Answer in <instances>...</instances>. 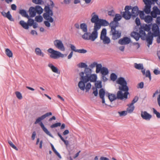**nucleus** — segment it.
Wrapping results in <instances>:
<instances>
[{
    "instance_id": "40",
    "label": "nucleus",
    "mask_w": 160,
    "mask_h": 160,
    "mask_svg": "<svg viewBox=\"0 0 160 160\" xmlns=\"http://www.w3.org/2000/svg\"><path fill=\"white\" fill-rule=\"evenodd\" d=\"M134 67L136 69L138 70H142L143 69V65L142 64L135 63Z\"/></svg>"
},
{
    "instance_id": "53",
    "label": "nucleus",
    "mask_w": 160,
    "mask_h": 160,
    "mask_svg": "<svg viewBox=\"0 0 160 160\" xmlns=\"http://www.w3.org/2000/svg\"><path fill=\"white\" fill-rule=\"evenodd\" d=\"M139 16L140 18L143 20L145 17V14L144 13L143 11H139Z\"/></svg>"
},
{
    "instance_id": "45",
    "label": "nucleus",
    "mask_w": 160,
    "mask_h": 160,
    "mask_svg": "<svg viewBox=\"0 0 160 160\" xmlns=\"http://www.w3.org/2000/svg\"><path fill=\"white\" fill-rule=\"evenodd\" d=\"M32 2L37 4L42 5L44 3V2L42 0H32Z\"/></svg>"
},
{
    "instance_id": "36",
    "label": "nucleus",
    "mask_w": 160,
    "mask_h": 160,
    "mask_svg": "<svg viewBox=\"0 0 160 160\" xmlns=\"http://www.w3.org/2000/svg\"><path fill=\"white\" fill-rule=\"evenodd\" d=\"M151 5H145L143 11L147 14H149L151 12Z\"/></svg>"
},
{
    "instance_id": "46",
    "label": "nucleus",
    "mask_w": 160,
    "mask_h": 160,
    "mask_svg": "<svg viewBox=\"0 0 160 160\" xmlns=\"http://www.w3.org/2000/svg\"><path fill=\"white\" fill-rule=\"evenodd\" d=\"M78 67L80 68H86L88 67L87 65L84 62H81L77 65Z\"/></svg>"
},
{
    "instance_id": "5",
    "label": "nucleus",
    "mask_w": 160,
    "mask_h": 160,
    "mask_svg": "<svg viewBox=\"0 0 160 160\" xmlns=\"http://www.w3.org/2000/svg\"><path fill=\"white\" fill-rule=\"evenodd\" d=\"M131 8H132V6H126L124 8L125 11L121 12L122 17L126 20L129 19L132 17L130 12L129 11V10H131Z\"/></svg>"
},
{
    "instance_id": "24",
    "label": "nucleus",
    "mask_w": 160,
    "mask_h": 160,
    "mask_svg": "<svg viewBox=\"0 0 160 160\" xmlns=\"http://www.w3.org/2000/svg\"><path fill=\"white\" fill-rule=\"evenodd\" d=\"M48 66L50 68L52 71L57 74H59L60 72L59 71L58 69L54 66L52 63H49L48 65Z\"/></svg>"
},
{
    "instance_id": "4",
    "label": "nucleus",
    "mask_w": 160,
    "mask_h": 160,
    "mask_svg": "<svg viewBox=\"0 0 160 160\" xmlns=\"http://www.w3.org/2000/svg\"><path fill=\"white\" fill-rule=\"evenodd\" d=\"M111 28L110 32L112 33V39L113 40H115L119 38L121 35L122 31L121 30H117L116 28L117 27L110 26Z\"/></svg>"
},
{
    "instance_id": "29",
    "label": "nucleus",
    "mask_w": 160,
    "mask_h": 160,
    "mask_svg": "<svg viewBox=\"0 0 160 160\" xmlns=\"http://www.w3.org/2000/svg\"><path fill=\"white\" fill-rule=\"evenodd\" d=\"M19 24L26 29H28L29 28L28 24V22L26 23L23 20H21L19 22Z\"/></svg>"
},
{
    "instance_id": "42",
    "label": "nucleus",
    "mask_w": 160,
    "mask_h": 160,
    "mask_svg": "<svg viewBox=\"0 0 160 160\" xmlns=\"http://www.w3.org/2000/svg\"><path fill=\"white\" fill-rule=\"evenodd\" d=\"M5 53L8 56L9 58L12 57V51L8 48H7L5 50Z\"/></svg>"
},
{
    "instance_id": "14",
    "label": "nucleus",
    "mask_w": 160,
    "mask_h": 160,
    "mask_svg": "<svg viewBox=\"0 0 160 160\" xmlns=\"http://www.w3.org/2000/svg\"><path fill=\"white\" fill-rule=\"evenodd\" d=\"M97 24L96 26V28L99 30L101 26H107L109 24V23L105 20L100 19L98 23Z\"/></svg>"
},
{
    "instance_id": "48",
    "label": "nucleus",
    "mask_w": 160,
    "mask_h": 160,
    "mask_svg": "<svg viewBox=\"0 0 160 160\" xmlns=\"http://www.w3.org/2000/svg\"><path fill=\"white\" fill-rule=\"evenodd\" d=\"M117 78V76L114 73H112L110 75L111 79L114 81H115Z\"/></svg>"
},
{
    "instance_id": "49",
    "label": "nucleus",
    "mask_w": 160,
    "mask_h": 160,
    "mask_svg": "<svg viewBox=\"0 0 160 160\" xmlns=\"http://www.w3.org/2000/svg\"><path fill=\"white\" fill-rule=\"evenodd\" d=\"M153 113L155 114L158 118H160V113L158 112L154 108H152Z\"/></svg>"
},
{
    "instance_id": "1",
    "label": "nucleus",
    "mask_w": 160,
    "mask_h": 160,
    "mask_svg": "<svg viewBox=\"0 0 160 160\" xmlns=\"http://www.w3.org/2000/svg\"><path fill=\"white\" fill-rule=\"evenodd\" d=\"M117 82L120 85L118 88L120 90L117 93V98L120 100H123L124 98L127 99L129 93L128 92L129 88L127 86V82L124 78L120 77L118 79Z\"/></svg>"
},
{
    "instance_id": "64",
    "label": "nucleus",
    "mask_w": 160,
    "mask_h": 160,
    "mask_svg": "<svg viewBox=\"0 0 160 160\" xmlns=\"http://www.w3.org/2000/svg\"><path fill=\"white\" fill-rule=\"evenodd\" d=\"M50 22L48 21H45L44 22V24L47 27H50L51 26V24L50 23Z\"/></svg>"
},
{
    "instance_id": "32",
    "label": "nucleus",
    "mask_w": 160,
    "mask_h": 160,
    "mask_svg": "<svg viewBox=\"0 0 160 160\" xmlns=\"http://www.w3.org/2000/svg\"><path fill=\"white\" fill-rule=\"evenodd\" d=\"M128 107L127 109V112L128 113H132L133 112L135 108L134 106L133 105H132L131 103L129 104H128Z\"/></svg>"
},
{
    "instance_id": "28",
    "label": "nucleus",
    "mask_w": 160,
    "mask_h": 160,
    "mask_svg": "<svg viewBox=\"0 0 160 160\" xmlns=\"http://www.w3.org/2000/svg\"><path fill=\"white\" fill-rule=\"evenodd\" d=\"M85 84L86 83L82 81L79 82L78 83V86L81 90L82 91L84 90L85 88Z\"/></svg>"
},
{
    "instance_id": "25",
    "label": "nucleus",
    "mask_w": 160,
    "mask_h": 160,
    "mask_svg": "<svg viewBox=\"0 0 160 160\" xmlns=\"http://www.w3.org/2000/svg\"><path fill=\"white\" fill-rule=\"evenodd\" d=\"M131 36L137 41H138L141 37V36L139 33L135 32H132L131 34Z\"/></svg>"
},
{
    "instance_id": "21",
    "label": "nucleus",
    "mask_w": 160,
    "mask_h": 160,
    "mask_svg": "<svg viewBox=\"0 0 160 160\" xmlns=\"http://www.w3.org/2000/svg\"><path fill=\"white\" fill-rule=\"evenodd\" d=\"M84 72H82L79 74L81 77V81H83L84 82L86 83L90 81L89 76L86 75V76H84Z\"/></svg>"
},
{
    "instance_id": "7",
    "label": "nucleus",
    "mask_w": 160,
    "mask_h": 160,
    "mask_svg": "<svg viewBox=\"0 0 160 160\" xmlns=\"http://www.w3.org/2000/svg\"><path fill=\"white\" fill-rule=\"evenodd\" d=\"M107 30L105 28L102 29L101 33L100 39L103 40L104 44H108L110 43V40L109 38L106 36Z\"/></svg>"
},
{
    "instance_id": "13",
    "label": "nucleus",
    "mask_w": 160,
    "mask_h": 160,
    "mask_svg": "<svg viewBox=\"0 0 160 160\" xmlns=\"http://www.w3.org/2000/svg\"><path fill=\"white\" fill-rule=\"evenodd\" d=\"M151 15L153 18H156L158 15H160V10L157 7L154 6L151 12Z\"/></svg>"
},
{
    "instance_id": "37",
    "label": "nucleus",
    "mask_w": 160,
    "mask_h": 160,
    "mask_svg": "<svg viewBox=\"0 0 160 160\" xmlns=\"http://www.w3.org/2000/svg\"><path fill=\"white\" fill-rule=\"evenodd\" d=\"M80 28L83 32L88 31L87 26L85 23H82L80 25Z\"/></svg>"
},
{
    "instance_id": "19",
    "label": "nucleus",
    "mask_w": 160,
    "mask_h": 160,
    "mask_svg": "<svg viewBox=\"0 0 160 160\" xmlns=\"http://www.w3.org/2000/svg\"><path fill=\"white\" fill-rule=\"evenodd\" d=\"M39 124L42 129L47 135L52 138H54L53 136L51 133L50 132L48 131L47 129L45 128L44 125L43 124L42 122H41Z\"/></svg>"
},
{
    "instance_id": "51",
    "label": "nucleus",
    "mask_w": 160,
    "mask_h": 160,
    "mask_svg": "<svg viewBox=\"0 0 160 160\" xmlns=\"http://www.w3.org/2000/svg\"><path fill=\"white\" fill-rule=\"evenodd\" d=\"M99 64H98V63L96 62H94L92 63L89 66V67L90 68H93L95 67H96V69H97V67L98 65Z\"/></svg>"
},
{
    "instance_id": "50",
    "label": "nucleus",
    "mask_w": 160,
    "mask_h": 160,
    "mask_svg": "<svg viewBox=\"0 0 160 160\" xmlns=\"http://www.w3.org/2000/svg\"><path fill=\"white\" fill-rule=\"evenodd\" d=\"M15 94L17 97L19 99H21L22 98V97L21 93L18 91H16L15 92Z\"/></svg>"
},
{
    "instance_id": "22",
    "label": "nucleus",
    "mask_w": 160,
    "mask_h": 160,
    "mask_svg": "<svg viewBox=\"0 0 160 160\" xmlns=\"http://www.w3.org/2000/svg\"><path fill=\"white\" fill-rule=\"evenodd\" d=\"M105 94V91L103 88H101L99 91V95L100 98L102 99V103H105V101L104 98Z\"/></svg>"
},
{
    "instance_id": "2",
    "label": "nucleus",
    "mask_w": 160,
    "mask_h": 160,
    "mask_svg": "<svg viewBox=\"0 0 160 160\" xmlns=\"http://www.w3.org/2000/svg\"><path fill=\"white\" fill-rule=\"evenodd\" d=\"M44 9L45 13H43V15L44 18L50 22H52L54 20L52 17V16L53 15L52 10L50 9L49 6H46Z\"/></svg>"
},
{
    "instance_id": "60",
    "label": "nucleus",
    "mask_w": 160,
    "mask_h": 160,
    "mask_svg": "<svg viewBox=\"0 0 160 160\" xmlns=\"http://www.w3.org/2000/svg\"><path fill=\"white\" fill-rule=\"evenodd\" d=\"M91 87V85L90 83H88L85 87V88L86 89V92H88L89 91V90L90 89Z\"/></svg>"
},
{
    "instance_id": "56",
    "label": "nucleus",
    "mask_w": 160,
    "mask_h": 160,
    "mask_svg": "<svg viewBox=\"0 0 160 160\" xmlns=\"http://www.w3.org/2000/svg\"><path fill=\"white\" fill-rule=\"evenodd\" d=\"M8 143L9 144V145L13 149H15L17 151L18 150V148H17L16 146H15L13 144V143L11 141H8Z\"/></svg>"
},
{
    "instance_id": "26",
    "label": "nucleus",
    "mask_w": 160,
    "mask_h": 160,
    "mask_svg": "<svg viewBox=\"0 0 160 160\" xmlns=\"http://www.w3.org/2000/svg\"><path fill=\"white\" fill-rule=\"evenodd\" d=\"M29 15L31 17H35L36 14V12L34 7H31L29 9Z\"/></svg>"
},
{
    "instance_id": "39",
    "label": "nucleus",
    "mask_w": 160,
    "mask_h": 160,
    "mask_svg": "<svg viewBox=\"0 0 160 160\" xmlns=\"http://www.w3.org/2000/svg\"><path fill=\"white\" fill-rule=\"evenodd\" d=\"M89 80L91 82H95L97 79V76L96 74H91L89 76Z\"/></svg>"
},
{
    "instance_id": "9",
    "label": "nucleus",
    "mask_w": 160,
    "mask_h": 160,
    "mask_svg": "<svg viewBox=\"0 0 160 160\" xmlns=\"http://www.w3.org/2000/svg\"><path fill=\"white\" fill-rule=\"evenodd\" d=\"M122 18L121 16L119 14H116L113 19V21H112L110 24V26H114L118 27L119 23L118 21H120Z\"/></svg>"
},
{
    "instance_id": "12",
    "label": "nucleus",
    "mask_w": 160,
    "mask_h": 160,
    "mask_svg": "<svg viewBox=\"0 0 160 160\" xmlns=\"http://www.w3.org/2000/svg\"><path fill=\"white\" fill-rule=\"evenodd\" d=\"M152 31L154 36L156 37L158 35L159 32V29L158 26L156 23L153 24L152 26Z\"/></svg>"
},
{
    "instance_id": "31",
    "label": "nucleus",
    "mask_w": 160,
    "mask_h": 160,
    "mask_svg": "<svg viewBox=\"0 0 160 160\" xmlns=\"http://www.w3.org/2000/svg\"><path fill=\"white\" fill-rule=\"evenodd\" d=\"M35 52L36 54L38 56H41L42 57L44 56V53L39 48H36L35 49Z\"/></svg>"
},
{
    "instance_id": "54",
    "label": "nucleus",
    "mask_w": 160,
    "mask_h": 160,
    "mask_svg": "<svg viewBox=\"0 0 160 160\" xmlns=\"http://www.w3.org/2000/svg\"><path fill=\"white\" fill-rule=\"evenodd\" d=\"M128 112L127 111H123L118 112V113L119 114V116L120 117L126 116Z\"/></svg>"
},
{
    "instance_id": "20",
    "label": "nucleus",
    "mask_w": 160,
    "mask_h": 160,
    "mask_svg": "<svg viewBox=\"0 0 160 160\" xmlns=\"http://www.w3.org/2000/svg\"><path fill=\"white\" fill-rule=\"evenodd\" d=\"M142 118L145 120H149L152 118V115L148 113L146 111H142L141 113Z\"/></svg>"
},
{
    "instance_id": "11",
    "label": "nucleus",
    "mask_w": 160,
    "mask_h": 160,
    "mask_svg": "<svg viewBox=\"0 0 160 160\" xmlns=\"http://www.w3.org/2000/svg\"><path fill=\"white\" fill-rule=\"evenodd\" d=\"M98 29L94 27L93 31H92L91 33H90L89 40H91L92 41H94L98 38Z\"/></svg>"
},
{
    "instance_id": "38",
    "label": "nucleus",
    "mask_w": 160,
    "mask_h": 160,
    "mask_svg": "<svg viewBox=\"0 0 160 160\" xmlns=\"http://www.w3.org/2000/svg\"><path fill=\"white\" fill-rule=\"evenodd\" d=\"M84 32V33L82 36V38L84 40H89L90 32H88V31Z\"/></svg>"
},
{
    "instance_id": "33",
    "label": "nucleus",
    "mask_w": 160,
    "mask_h": 160,
    "mask_svg": "<svg viewBox=\"0 0 160 160\" xmlns=\"http://www.w3.org/2000/svg\"><path fill=\"white\" fill-rule=\"evenodd\" d=\"M36 12L39 15L41 14L43 12V9L42 7L39 5H37L34 7Z\"/></svg>"
},
{
    "instance_id": "16",
    "label": "nucleus",
    "mask_w": 160,
    "mask_h": 160,
    "mask_svg": "<svg viewBox=\"0 0 160 160\" xmlns=\"http://www.w3.org/2000/svg\"><path fill=\"white\" fill-rule=\"evenodd\" d=\"M131 42L130 38L127 37H124L118 40V43L121 45H127L129 44Z\"/></svg>"
},
{
    "instance_id": "23",
    "label": "nucleus",
    "mask_w": 160,
    "mask_h": 160,
    "mask_svg": "<svg viewBox=\"0 0 160 160\" xmlns=\"http://www.w3.org/2000/svg\"><path fill=\"white\" fill-rule=\"evenodd\" d=\"M1 13L2 15L4 17L7 18L10 21H14V19L12 18V16L10 13V11H8L7 13H6L4 11H2L1 12Z\"/></svg>"
},
{
    "instance_id": "10",
    "label": "nucleus",
    "mask_w": 160,
    "mask_h": 160,
    "mask_svg": "<svg viewBox=\"0 0 160 160\" xmlns=\"http://www.w3.org/2000/svg\"><path fill=\"white\" fill-rule=\"evenodd\" d=\"M91 16V21L92 23H94V27L96 28V25L98 23L100 19H99L98 15H97L95 12H93Z\"/></svg>"
},
{
    "instance_id": "57",
    "label": "nucleus",
    "mask_w": 160,
    "mask_h": 160,
    "mask_svg": "<svg viewBox=\"0 0 160 160\" xmlns=\"http://www.w3.org/2000/svg\"><path fill=\"white\" fill-rule=\"evenodd\" d=\"M61 125V123L60 122H58L55 124H53L50 126L51 128H54L57 127H58L60 126Z\"/></svg>"
},
{
    "instance_id": "55",
    "label": "nucleus",
    "mask_w": 160,
    "mask_h": 160,
    "mask_svg": "<svg viewBox=\"0 0 160 160\" xmlns=\"http://www.w3.org/2000/svg\"><path fill=\"white\" fill-rule=\"evenodd\" d=\"M145 75L146 77L149 78L150 81L151 80V76L150 72L149 70H147Z\"/></svg>"
},
{
    "instance_id": "59",
    "label": "nucleus",
    "mask_w": 160,
    "mask_h": 160,
    "mask_svg": "<svg viewBox=\"0 0 160 160\" xmlns=\"http://www.w3.org/2000/svg\"><path fill=\"white\" fill-rule=\"evenodd\" d=\"M70 45L71 49L72 51L76 52H77L78 49L76 48L75 46L72 44H70Z\"/></svg>"
},
{
    "instance_id": "47",
    "label": "nucleus",
    "mask_w": 160,
    "mask_h": 160,
    "mask_svg": "<svg viewBox=\"0 0 160 160\" xmlns=\"http://www.w3.org/2000/svg\"><path fill=\"white\" fill-rule=\"evenodd\" d=\"M35 20L38 22H41L42 21L43 18L41 16H38L35 17Z\"/></svg>"
},
{
    "instance_id": "41",
    "label": "nucleus",
    "mask_w": 160,
    "mask_h": 160,
    "mask_svg": "<svg viewBox=\"0 0 160 160\" xmlns=\"http://www.w3.org/2000/svg\"><path fill=\"white\" fill-rule=\"evenodd\" d=\"M152 24H149L148 25L146 24L145 26L142 28L144 31L147 32H149L151 29Z\"/></svg>"
},
{
    "instance_id": "6",
    "label": "nucleus",
    "mask_w": 160,
    "mask_h": 160,
    "mask_svg": "<svg viewBox=\"0 0 160 160\" xmlns=\"http://www.w3.org/2000/svg\"><path fill=\"white\" fill-rule=\"evenodd\" d=\"M96 72L98 73L100 72L102 75H106L108 74L109 71L108 68L105 67H102V64H99L97 67Z\"/></svg>"
},
{
    "instance_id": "35",
    "label": "nucleus",
    "mask_w": 160,
    "mask_h": 160,
    "mask_svg": "<svg viewBox=\"0 0 160 160\" xmlns=\"http://www.w3.org/2000/svg\"><path fill=\"white\" fill-rule=\"evenodd\" d=\"M19 13L22 17L29 18V16L25 10L24 9L20 10Z\"/></svg>"
},
{
    "instance_id": "18",
    "label": "nucleus",
    "mask_w": 160,
    "mask_h": 160,
    "mask_svg": "<svg viewBox=\"0 0 160 160\" xmlns=\"http://www.w3.org/2000/svg\"><path fill=\"white\" fill-rule=\"evenodd\" d=\"M153 36L152 33L150 32H148V35H146L145 39H146L148 44H149V45H148V47L150 45H151L152 43Z\"/></svg>"
},
{
    "instance_id": "44",
    "label": "nucleus",
    "mask_w": 160,
    "mask_h": 160,
    "mask_svg": "<svg viewBox=\"0 0 160 160\" xmlns=\"http://www.w3.org/2000/svg\"><path fill=\"white\" fill-rule=\"evenodd\" d=\"M95 86L96 88H100L102 87V82L100 81H98L95 83Z\"/></svg>"
},
{
    "instance_id": "15",
    "label": "nucleus",
    "mask_w": 160,
    "mask_h": 160,
    "mask_svg": "<svg viewBox=\"0 0 160 160\" xmlns=\"http://www.w3.org/2000/svg\"><path fill=\"white\" fill-rule=\"evenodd\" d=\"M52 114L51 112H48L45 113V114L43 115L40 117H39L38 118H37V119L36 120V121L34 122V124H37V123H39L41 121L44 119L46 117L52 115Z\"/></svg>"
},
{
    "instance_id": "52",
    "label": "nucleus",
    "mask_w": 160,
    "mask_h": 160,
    "mask_svg": "<svg viewBox=\"0 0 160 160\" xmlns=\"http://www.w3.org/2000/svg\"><path fill=\"white\" fill-rule=\"evenodd\" d=\"M28 19V20L27 22L28 24V26H32L34 22V20L32 19H30L29 18Z\"/></svg>"
},
{
    "instance_id": "8",
    "label": "nucleus",
    "mask_w": 160,
    "mask_h": 160,
    "mask_svg": "<svg viewBox=\"0 0 160 160\" xmlns=\"http://www.w3.org/2000/svg\"><path fill=\"white\" fill-rule=\"evenodd\" d=\"M53 44L55 47L62 51H64L65 47L62 41L59 39H56L53 41Z\"/></svg>"
},
{
    "instance_id": "61",
    "label": "nucleus",
    "mask_w": 160,
    "mask_h": 160,
    "mask_svg": "<svg viewBox=\"0 0 160 160\" xmlns=\"http://www.w3.org/2000/svg\"><path fill=\"white\" fill-rule=\"evenodd\" d=\"M145 5H151L152 2L150 0H143Z\"/></svg>"
},
{
    "instance_id": "27",
    "label": "nucleus",
    "mask_w": 160,
    "mask_h": 160,
    "mask_svg": "<svg viewBox=\"0 0 160 160\" xmlns=\"http://www.w3.org/2000/svg\"><path fill=\"white\" fill-rule=\"evenodd\" d=\"M153 18L151 15L150 16L148 15L145 16L143 20H144L146 22L149 23L152 22L153 20Z\"/></svg>"
},
{
    "instance_id": "3",
    "label": "nucleus",
    "mask_w": 160,
    "mask_h": 160,
    "mask_svg": "<svg viewBox=\"0 0 160 160\" xmlns=\"http://www.w3.org/2000/svg\"><path fill=\"white\" fill-rule=\"evenodd\" d=\"M47 51L48 53L51 54L50 57L53 59H56L59 57L63 58L64 56V55L60 52L55 50L52 48H49Z\"/></svg>"
},
{
    "instance_id": "62",
    "label": "nucleus",
    "mask_w": 160,
    "mask_h": 160,
    "mask_svg": "<svg viewBox=\"0 0 160 160\" xmlns=\"http://www.w3.org/2000/svg\"><path fill=\"white\" fill-rule=\"evenodd\" d=\"M77 52L81 53H85L87 52V50L84 49H78Z\"/></svg>"
},
{
    "instance_id": "34",
    "label": "nucleus",
    "mask_w": 160,
    "mask_h": 160,
    "mask_svg": "<svg viewBox=\"0 0 160 160\" xmlns=\"http://www.w3.org/2000/svg\"><path fill=\"white\" fill-rule=\"evenodd\" d=\"M108 97L111 102H112L117 99L116 95L113 94L108 93Z\"/></svg>"
},
{
    "instance_id": "17",
    "label": "nucleus",
    "mask_w": 160,
    "mask_h": 160,
    "mask_svg": "<svg viewBox=\"0 0 160 160\" xmlns=\"http://www.w3.org/2000/svg\"><path fill=\"white\" fill-rule=\"evenodd\" d=\"M131 9L132 10L131 13V14L133 18H135L137 17L139 14V11L137 6H135L132 7Z\"/></svg>"
},
{
    "instance_id": "63",
    "label": "nucleus",
    "mask_w": 160,
    "mask_h": 160,
    "mask_svg": "<svg viewBox=\"0 0 160 160\" xmlns=\"http://www.w3.org/2000/svg\"><path fill=\"white\" fill-rule=\"evenodd\" d=\"M144 87V83L143 82H141L138 84L137 87L138 88H140L142 89Z\"/></svg>"
},
{
    "instance_id": "58",
    "label": "nucleus",
    "mask_w": 160,
    "mask_h": 160,
    "mask_svg": "<svg viewBox=\"0 0 160 160\" xmlns=\"http://www.w3.org/2000/svg\"><path fill=\"white\" fill-rule=\"evenodd\" d=\"M138 99V96H136L134 97L133 100L132 101L131 104L132 105H133L136 102Z\"/></svg>"
},
{
    "instance_id": "43",
    "label": "nucleus",
    "mask_w": 160,
    "mask_h": 160,
    "mask_svg": "<svg viewBox=\"0 0 160 160\" xmlns=\"http://www.w3.org/2000/svg\"><path fill=\"white\" fill-rule=\"evenodd\" d=\"M91 69L89 68H88L87 67L85 68L84 70V72L85 74L86 75L89 76V75L91 73Z\"/></svg>"
},
{
    "instance_id": "30",
    "label": "nucleus",
    "mask_w": 160,
    "mask_h": 160,
    "mask_svg": "<svg viewBox=\"0 0 160 160\" xmlns=\"http://www.w3.org/2000/svg\"><path fill=\"white\" fill-rule=\"evenodd\" d=\"M139 33V34L141 36L140 38H141V39L143 40H145L147 35L145 32V31L143 29H140Z\"/></svg>"
}]
</instances>
